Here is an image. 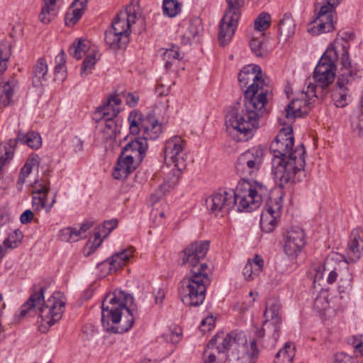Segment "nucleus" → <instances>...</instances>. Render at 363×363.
Listing matches in <instances>:
<instances>
[{
    "label": "nucleus",
    "mask_w": 363,
    "mask_h": 363,
    "mask_svg": "<svg viewBox=\"0 0 363 363\" xmlns=\"http://www.w3.org/2000/svg\"><path fill=\"white\" fill-rule=\"evenodd\" d=\"M258 65H249L240 70L238 81L245 91V104L230 108L225 116V126L229 134L238 142L247 141L258 127V120L267 113V96L272 92L270 85L261 77Z\"/></svg>",
    "instance_id": "obj_1"
},
{
    "label": "nucleus",
    "mask_w": 363,
    "mask_h": 363,
    "mask_svg": "<svg viewBox=\"0 0 363 363\" xmlns=\"http://www.w3.org/2000/svg\"><path fill=\"white\" fill-rule=\"evenodd\" d=\"M293 128L291 126L281 128L270 145L273 153L272 173L275 184L280 188L301 181L305 176L306 149L303 143L295 149Z\"/></svg>",
    "instance_id": "obj_2"
},
{
    "label": "nucleus",
    "mask_w": 363,
    "mask_h": 363,
    "mask_svg": "<svg viewBox=\"0 0 363 363\" xmlns=\"http://www.w3.org/2000/svg\"><path fill=\"white\" fill-rule=\"evenodd\" d=\"M208 241H196L179 253L182 265L190 268L189 274L181 281L179 294L182 302L189 306H198L206 298L207 286L211 284V269L201 262L208 250Z\"/></svg>",
    "instance_id": "obj_3"
},
{
    "label": "nucleus",
    "mask_w": 363,
    "mask_h": 363,
    "mask_svg": "<svg viewBox=\"0 0 363 363\" xmlns=\"http://www.w3.org/2000/svg\"><path fill=\"white\" fill-rule=\"evenodd\" d=\"M269 189L262 182H239L236 191L219 189L206 200L208 210L216 216L223 217L235 206L240 212L257 209L268 196Z\"/></svg>",
    "instance_id": "obj_4"
},
{
    "label": "nucleus",
    "mask_w": 363,
    "mask_h": 363,
    "mask_svg": "<svg viewBox=\"0 0 363 363\" xmlns=\"http://www.w3.org/2000/svg\"><path fill=\"white\" fill-rule=\"evenodd\" d=\"M133 297L123 291L108 294L101 304V323L110 333L122 334L133 325L137 311L132 308Z\"/></svg>",
    "instance_id": "obj_5"
},
{
    "label": "nucleus",
    "mask_w": 363,
    "mask_h": 363,
    "mask_svg": "<svg viewBox=\"0 0 363 363\" xmlns=\"http://www.w3.org/2000/svg\"><path fill=\"white\" fill-rule=\"evenodd\" d=\"M44 287L33 286V293L21 306L18 315L20 320L29 313L39 312L40 320L38 321L43 333L62 318L65 306V301L61 299L60 292H55L47 301L44 300Z\"/></svg>",
    "instance_id": "obj_6"
},
{
    "label": "nucleus",
    "mask_w": 363,
    "mask_h": 363,
    "mask_svg": "<svg viewBox=\"0 0 363 363\" xmlns=\"http://www.w3.org/2000/svg\"><path fill=\"white\" fill-rule=\"evenodd\" d=\"M136 19L137 14L131 6L118 12L111 27L105 31L106 45L113 50L124 48L129 42L131 25L135 23Z\"/></svg>",
    "instance_id": "obj_7"
},
{
    "label": "nucleus",
    "mask_w": 363,
    "mask_h": 363,
    "mask_svg": "<svg viewBox=\"0 0 363 363\" xmlns=\"http://www.w3.org/2000/svg\"><path fill=\"white\" fill-rule=\"evenodd\" d=\"M264 318L262 328H257L256 330L264 331V340L262 346L272 349L275 347L279 338L282 323L281 306L278 299L269 298L266 301Z\"/></svg>",
    "instance_id": "obj_8"
},
{
    "label": "nucleus",
    "mask_w": 363,
    "mask_h": 363,
    "mask_svg": "<svg viewBox=\"0 0 363 363\" xmlns=\"http://www.w3.org/2000/svg\"><path fill=\"white\" fill-rule=\"evenodd\" d=\"M264 149L261 146H255L242 153L235 164V170L242 179V182L254 181L247 180L248 177H255L260 170L264 157ZM255 182H256L255 180Z\"/></svg>",
    "instance_id": "obj_9"
},
{
    "label": "nucleus",
    "mask_w": 363,
    "mask_h": 363,
    "mask_svg": "<svg viewBox=\"0 0 363 363\" xmlns=\"http://www.w3.org/2000/svg\"><path fill=\"white\" fill-rule=\"evenodd\" d=\"M327 55H323L319 60L313 72L315 84H309L308 89H311V93L315 98L323 97L328 93V87L335 77L336 65L330 62Z\"/></svg>",
    "instance_id": "obj_10"
},
{
    "label": "nucleus",
    "mask_w": 363,
    "mask_h": 363,
    "mask_svg": "<svg viewBox=\"0 0 363 363\" xmlns=\"http://www.w3.org/2000/svg\"><path fill=\"white\" fill-rule=\"evenodd\" d=\"M228 7L219 26L218 41L222 46L228 44L238 28L243 0H226Z\"/></svg>",
    "instance_id": "obj_11"
},
{
    "label": "nucleus",
    "mask_w": 363,
    "mask_h": 363,
    "mask_svg": "<svg viewBox=\"0 0 363 363\" xmlns=\"http://www.w3.org/2000/svg\"><path fill=\"white\" fill-rule=\"evenodd\" d=\"M328 264L329 260L327 259L322 267H318V269L316 271L315 279L323 277V274L321 272V268L323 267L325 272L329 271L326 279L328 284H333L337 280V278H339L338 291L340 294H345L348 296L353 286V275L352 272L347 267L344 269L335 267L333 269L330 270L328 268Z\"/></svg>",
    "instance_id": "obj_12"
},
{
    "label": "nucleus",
    "mask_w": 363,
    "mask_h": 363,
    "mask_svg": "<svg viewBox=\"0 0 363 363\" xmlns=\"http://www.w3.org/2000/svg\"><path fill=\"white\" fill-rule=\"evenodd\" d=\"M247 344V338L243 333L235 331L228 333H224L216 334L207 345L208 349L216 348L218 352H225L232 349L238 350L239 348L245 352V345Z\"/></svg>",
    "instance_id": "obj_13"
},
{
    "label": "nucleus",
    "mask_w": 363,
    "mask_h": 363,
    "mask_svg": "<svg viewBox=\"0 0 363 363\" xmlns=\"http://www.w3.org/2000/svg\"><path fill=\"white\" fill-rule=\"evenodd\" d=\"M326 1L327 4L320 7L315 19L312 22L313 25L308 29V31L313 35L330 32L335 28L334 16L333 14V7L339 4L341 0Z\"/></svg>",
    "instance_id": "obj_14"
},
{
    "label": "nucleus",
    "mask_w": 363,
    "mask_h": 363,
    "mask_svg": "<svg viewBox=\"0 0 363 363\" xmlns=\"http://www.w3.org/2000/svg\"><path fill=\"white\" fill-rule=\"evenodd\" d=\"M282 201V196L267 200L260 218V227L263 232L269 233L275 229L281 215Z\"/></svg>",
    "instance_id": "obj_15"
},
{
    "label": "nucleus",
    "mask_w": 363,
    "mask_h": 363,
    "mask_svg": "<svg viewBox=\"0 0 363 363\" xmlns=\"http://www.w3.org/2000/svg\"><path fill=\"white\" fill-rule=\"evenodd\" d=\"M353 38V34L350 33L347 40L345 37L337 38L333 43L328 48L323 55H327L328 59H330V62L335 64L337 66V62H340L342 69H347L349 72V68L351 67V62L349 57V48L350 47L349 39Z\"/></svg>",
    "instance_id": "obj_16"
},
{
    "label": "nucleus",
    "mask_w": 363,
    "mask_h": 363,
    "mask_svg": "<svg viewBox=\"0 0 363 363\" xmlns=\"http://www.w3.org/2000/svg\"><path fill=\"white\" fill-rule=\"evenodd\" d=\"M185 141L179 136H173L166 141L164 160L169 164H173L181 170L185 167L184 146Z\"/></svg>",
    "instance_id": "obj_17"
},
{
    "label": "nucleus",
    "mask_w": 363,
    "mask_h": 363,
    "mask_svg": "<svg viewBox=\"0 0 363 363\" xmlns=\"http://www.w3.org/2000/svg\"><path fill=\"white\" fill-rule=\"evenodd\" d=\"M264 340V333L263 330H255L253 339L250 341V345H245V352L239 348L237 352L232 351L231 359L237 361V363H255L259 354V350L258 344L262 347V342Z\"/></svg>",
    "instance_id": "obj_18"
},
{
    "label": "nucleus",
    "mask_w": 363,
    "mask_h": 363,
    "mask_svg": "<svg viewBox=\"0 0 363 363\" xmlns=\"http://www.w3.org/2000/svg\"><path fill=\"white\" fill-rule=\"evenodd\" d=\"M306 244L305 233L297 226L289 228L284 236V250L291 259L296 258Z\"/></svg>",
    "instance_id": "obj_19"
},
{
    "label": "nucleus",
    "mask_w": 363,
    "mask_h": 363,
    "mask_svg": "<svg viewBox=\"0 0 363 363\" xmlns=\"http://www.w3.org/2000/svg\"><path fill=\"white\" fill-rule=\"evenodd\" d=\"M311 97H314L311 93V89L303 91L300 96L292 100L285 108V117L287 119H294L308 114Z\"/></svg>",
    "instance_id": "obj_20"
},
{
    "label": "nucleus",
    "mask_w": 363,
    "mask_h": 363,
    "mask_svg": "<svg viewBox=\"0 0 363 363\" xmlns=\"http://www.w3.org/2000/svg\"><path fill=\"white\" fill-rule=\"evenodd\" d=\"M363 251V230L354 228L350 235L345 262H355L360 259Z\"/></svg>",
    "instance_id": "obj_21"
},
{
    "label": "nucleus",
    "mask_w": 363,
    "mask_h": 363,
    "mask_svg": "<svg viewBox=\"0 0 363 363\" xmlns=\"http://www.w3.org/2000/svg\"><path fill=\"white\" fill-rule=\"evenodd\" d=\"M121 103V99L117 96L111 95L102 106L96 108L93 114V119L99 123L104 118H116L120 112L118 106Z\"/></svg>",
    "instance_id": "obj_22"
},
{
    "label": "nucleus",
    "mask_w": 363,
    "mask_h": 363,
    "mask_svg": "<svg viewBox=\"0 0 363 363\" xmlns=\"http://www.w3.org/2000/svg\"><path fill=\"white\" fill-rule=\"evenodd\" d=\"M148 148L145 138H137L128 142L122 149L127 159H135L136 162H142Z\"/></svg>",
    "instance_id": "obj_23"
},
{
    "label": "nucleus",
    "mask_w": 363,
    "mask_h": 363,
    "mask_svg": "<svg viewBox=\"0 0 363 363\" xmlns=\"http://www.w3.org/2000/svg\"><path fill=\"white\" fill-rule=\"evenodd\" d=\"M135 159H127L123 152L119 155L116 164L114 167L113 176L116 179L126 178L140 164Z\"/></svg>",
    "instance_id": "obj_24"
},
{
    "label": "nucleus",
    "mask_w": 363,
    "mask_h": 363,
    "mask_svg": "<svg viewBox=\"0 0 363 363\" xmlns=\"http://www.w3.org/2000/svg\"><path fill=\"white\" fill-rule=\"evenodd\" d=\"M132 247L125 249L119 252H116L110 258L98 264V267H108L109 272H116L118 268L124 265L133 255Z\"/></svg>",
    "instance_id": "obj_25"
},
{
    "label": "nucleus",
    "mask_w": 363,
    "mask_h": 363,
    "mask_svg": "<svg viewBox=\"0 0 363 363\" xmlns=\"http://www.w3.org/2000/svg\"><path fill=\"white\" fill-rule=\"evenodd\" d=\"M142 130L143 131V138H145L146 141L147 140H155L162 133V124L159 123L158 120L155 119L152 114L149 113L143 122Z\"/></svg>",
    "instance_id": "obj_26"
},
{
    "label": "nucleus",
    "mask_w": 363,
    "mask_h": 363,
    "mask_svg": "<svg viewBox=\"0 0 363 363\" xmlns=\"http://www.w3.org/2000/svg\"><path fill=\"white\" fill-rule=\"evenodd\" d=\"M18 142L26 144L32 149L38 150L42 145V139L40 134L35 131H29L26 134L19 133L16 139L9 140L8 145L9 149L13 150Z\"/></svg>",
    "instance_id": "obj_27"
},
{
    "label": "nucleus",
    "mask_w": 363,
    "mask_h": 363,
    "mask_svg": "<svg viewBox=\"0 0 363 363\" xmlns=\"http://www.w3.org/2000/svg\"><path fill=\"white\" fill-rule=\"evenodd\" d=\"M40 164V157L38 155H31L23 167L21 168L18 180L16 182V187L19 191H21L23 184L26 182V178L30 175L32 169L35 167H38Z\"/></svg>",
    "instance_id": "obj_28"
},
{
    "label": "nucleus",
    "mask_w": 363,
    "mask_h": 363,
    "mask_svg": "<svg viewBox=\"0 0 363 363\" xmlns=\"http://www.w3.org/2000/svg\"><path fill=\"white\" fill-rule=\"evenodd\" d=\"M48 65L43 57L39 58L33 67L32 83L34 86H42L43 82L48 81Z\"/></svg>",
    "instance_id": "obj_29"
},
{
    "label": "nucleus",
    "mask_w": 363,
    "mask_h": 363,
    "mask_svg": "<svg viewBox=\"0 0 363 363\" xmlns=\"http://www.w3.org/2000/svg\"><path fill=\"white\" fill-rule=\"evenodd\" d=\"M23 238V233L16 229L10 233L2 245H0V260L4 257L7 252V250H13L18 247Z\"/></svg>",
    "instance_id": "obj_30"
},
{
    "label": "nucleus",
    "mask_w": 363,
    "mask_h": 363,
    "mask_svg": "<svg viewBox=\"0 0 363 363\" xmlns=\"http://www.w3.org/2000/svg\"><path fill=\"white\" fill-rule=\"evenodd\" d=\"M279 34L287 39L294 35L296 24L291 13H286L279 23Z\"/></svg>",
    "instance_id": "obj_31"
},
{
    "label": "nucleus",
    "mask_w": 363,
    "mask_h": 363,
    "mask_svg": "<svg viewBox=\"0 0 363 363\" xmlns=\"http://www.w3.org/2000/svg\"><path fill=\"white\" fill-rule=\"evenodd\" d=\"M202 30L201 20L199 18H192L189 20V26L182 38L184 44L191 43L192 39H194Z\"/></svg>",
    "instance_id": "obj_32"
},
{
    "label": "nucleus",
    "mask_w": 363,
    "mask_h": 363,
    "mask_svg": "<svg viewBox=\"0 0 363 363\" xmlns=\"http://www.w3.org/2000/svg\"><path fill=\"white\" fill-rule=\"evenodd\" d=\"M48 195V194H45V196H33L32 204L34 211H40L44 209L47 213L50 212L57 201V191L54 193L52 201L49 204H47Z\"/></svg>",
    "instance_id": "obj_33"
},
{
    "label": "nucleus",
    "mask_w": 363,
    "mask_h": 363,
    "mask_svg": "<svg viewBox=\"0 0 363 363\" xmlns=\"http://www.w3.org/2000/svg\"><path fill=\"white\" fill-rule=\"evenodd\" d=\"M115 118H104V128L102 130L103 140L108 141L114 140L120 132V126Z\"/></svg>",
    "instance_id": "obj_34"
},
{
    "label": "nucleus",
    "mask_w": 363,
    "mask_h": 363,
    "mask_svg": "<svg viewBox=\"0 0 363 363\" xmlns=\"http://www.w3.org/2000/svg\"><path fill=\"white\" fill-rule=\"evenodd\" d=\"M294 357V347L290 342H286L284 347L276 354L274 363H291Z\"/></svg>",
    "instance_id": "obj_35"
},
{
    "label": "nucleus",
    "mask_w": 363,
    "mask_h": 363,
    "mask_svg": "<svg viewBox=\"0 0 363 363\" xmlns=\"http://www.w3.org/2000/svg\"><path fill=\"white\" fill-rule=\"evenodd\" d=\"M89 42L86 40H79L74 42L69 49V53L77 60L81 59L87 52Z\"/></svg>",
    "instance_id": "obj_36"
},
{
    "label": "nucleus",
    "mask_w": 363,
    "mask_h": 363,
    "mask_svg": "<svg viewBox=\"0 0 363 363\" xmlns=\"http://www.w3.org/2000/svg\"><path fill=\"white\" fill-rule=\"evenodd\" d=\"M13 95V84L10 82L0 85V106L5 107L9 106Z\"/></svg>",
    "instance_id": "obj_37"
},
{
    "label": "nucleus",
    "mask_w": 363,
    "mask_h": 363,
    "mask_svg": "<svg viewBox=\"0 0 363 363\" xmlns=\"http://www.w3.org/2000/svg\"><path fill=\"white\" fill-rule=\"evenodd\" d=\"M348 90L335 88L332 93V99L337 107L343 108L347 105Z\"/></svg>",
    "instance_id": "obj_38"
},
{
    "label": "nucleus",
    "mask_w": 363,
    "mask_h": 363,
    "mask_svg": "<svg viewBox=\"0 0 363 363\" xmlns=\"http://www.w3.org/2000/svg\"><path fill=\"white\" fill-rule=\"evenodd\" d=\"M59 238L64 242H76L80 239V232L74 228H66L60 231Z\"/></svg>",
    "instance_id": "obj_39"
},
{
    "label": "nucleus",
    "mask_w": 363,
    "mask_h": 363,
    "mask_svg": "<svg viewBox=\"0 0 363 363\" xmlns=\"http://www.w3.org/2000/svg\"><path fill=\"white\" fill-rule=\"evenodd\" d=\"M163 12L169 17H174L181 11V4L177 0H164Z\"/></svg>",
    "instance_id": "obj_40"
},
{
    "label": "nucleus",
    "mask_w": 363,
    "mask_h": 363,
    "mask_svg": "<svg viewBox=\"0 0 363 363\" xmlns=\"http://www.w3.org/2000/svg\"><path fill=\"white\" fill-rule=\"evenodd\" d=\"M97 60L96 59L94 51L92 50L85 57L80 71L82 77H85L91 72V70L94 68Z\"/></svg>",
    "instance_id": "obj_41"
},
{
    "label": "nucleus",
    "mask_w": 363,
    "mask_h": 363,
    "mask_svg": "<svg viewBox=\"0 0 363 363\" xmlns=\"http://www.w3.org/2000/svg\"><path fill=\"white\" fill-rule=\"evenodd\" d=\"M182 58V54L179 50V48L176 45H172L163 53V59L165 60L166 68H169V67L171 66L173 60H181Z\"/></svg>",
    "instance_id": "obj_42"
},
{
    "label": "nucleus",
    "mask_w": 363,
    "mask_h": 363,
    "mask_svg": "<svg viewBox=\"0 0 363 363\" xmlns=\"http://www.w3.org/2000/svg\"><path fill=\"white\" fill-rule=\"evenodd\" d=\"M11 56L9 46L4 43H0V74H2L7 68V62Z\"/></svg>",
    "instance_id": "obj_43"
},
{
    "label": "nucleus",
    "mask_w": 363,
    "mask_h": 363,
    "mask_svg": "<svg viewBox=\"0 0 363 363\" xmlns=\"http://www.w3.org/2000/svg\"><path fill=\"white\" fill-rule=\"evenodd\" d=\"M33 190L32 191V194H39V196H45V194H48L50 190L49 180L44 179L35 180V184L33 185Z\"/></svg>",
    "instance_id": "obj_44"
},
{
    "label": "nucleus",
    "mask_w": 363,
    "mask_h": 363,
    "mask_svg": "<svg viewBox=\"0 0 363 363\" xmlns=\"http://www.w3.org/2000/svg\"><path fill=\"white\" fill-rule=\"evenodd\" d=\"M141 120V114L137 112L131 111L128 116L129 129L133 135H137L140 131V121Z\"/></svg>",
    "instance_id": "obj_45"
},
{
    "label": "nucleus",
    "mask_w": 363,
    "mask_h": 363,
    "mask_svg": "<svg viewBox=\"0 0 363 363\" xmlns=\"http://www.w3.org/2000/svg\"><path fill=\"white\" fill-rule=\"evenodd\" d=\"M169 328V329L163 334V339L167 342L173 344L177 343L179 342L181 335H182V330L179 327L174 326L173 328Z\"/></svg>",
    "instance_id": "obj_46"
},
{
    "label": "nucleus",
    "mask_w": 363,
    "mask_h": 363,
    "mask_svg": "<svg viewBox=\"0 0 363 363\" xmlns=\"http://www.w3.org/2000/svg\"><path fill=\"white\" fill-rule=\"evenodd\" d=\"M270 15L267 13H261L255 21V28L259 31L265 30L270 26Z\"/></svg>",
    "instance_id": "obj_47"
},
{
    "label": "nucleus",
    "mask_w": 363,
    "mask_h": 363,
    "mask_svg": "<svg viewBox=\"0 0 363 363\" xmlns=\"http://www.w3.org/2000/svg\"><path fill=\"white\" fill-rule=\"evenodd\" d=\"M84 9L77 7L74 9L72 13H67L65 17V23L67 26L74 25L82 17Z\"/></svg>",
    "instance_id": "obj_48"
},
{
    "label": "nucleus",
    "mask_w": 363,
    "mask_h": 363,
    "mask_svg": "<svg viewBox=\"0 0 363 363\" xmlns=\"http://www.w3.org/2000/svg\"><path fill=\"white\" fill-rule=\"evenodd\" d=\"M351 125L355 133L363 135V112L352 118Z\"/></svg>",
    "instance_id": "obj_49"
},
{
    "label": "nucleus",
    "mask_w": 363,
    "mask_h": 363,
    "mask_svg": "<svg viewBox=\"0 0 363 363\" xmlns=\"http://www.w3.org/2000/svg\"><path fill=\"white\" fill-rule=\"evenodd\" d=\"M345 72L340 74L335 84V88L337 89H346L345 85L349 82V78L352 75L350 67L349 68V72L347 69H344Z\"/></svg>",
    "instance_id": "obj_50"
},
{
    "label": "nucleus",
    "mask_w": 363,
    "mask_h": 363,
    "mask_svg": "<svg viewBox=\"0 0 363 363\" xmlns=\"http://www.w3.org/2000/svg\"><path fill=\"white\" fill-rule=\"evenodd\" d=\"M242 274L247 281H250L255 279V277L259 274V272H255V267L250 262H247Z\"/></svg>",
    "instance_id": "obj_51"
},
{
    "label": "nucleus",
    "mask_w": 363,
    "mask_h": 363,
    "mask_svg": "<svg viewBox=\"0 0 363 363\" xmlns=\"http://www.w3.org/2000/svg\"><path fill=\"white\" fill-rule=\"evenodd\" d=\"M334 363H357V360L345 352H340L335 354Z\"/></svg>",
    "instance_id": "obj_52"
},
{
    "label": "nucleus",
    "mask_w": 363,
    "mask_h": 363,
    "mask_svg": "<svg viewBox=\"0 0 363 363\" xmlns=\"http://www.w3.org/2000/svg\"><path fill=\"white\" fill-rule=\"evenodd\" d=\"M215 320L212 315L208 316L206 318L203 319L200 325L199 328L203 333L206 331H209L214 327Z\"/></svg>",
    "instance_id": "obj_53"
},
{
    "label": "nucleus",
    "mask_w": 363,
    "mask_h": 363,
    "mask_svg": "<svg viewBox=\"0 0 363 363\" xmlns=\"http://www.w3.org/2000/svg\"><path fill=\"white\" fill-rule=\"evenodd\" d=\"M65 57L66 55L63 50H61L60 53L56 56L55 61L57 62V65L55 67V71L56 72H59L65 68V65L66 62Z\"/></svg>",
    "instance_id": "obj_54"
},
{
    "label": "nucleus",
    "mask_w": 363,
    "mask_h": 363,
    "mask_svg": "<svg viewBox=\"0 0 363 363\" xmlns=\"http://www.w3.org/2000/svg\"><path fill=\"white\" fill-rule=\"evenodd\" d=\"M247 262H250L255 267V272H259V273L262 271L264 266V259L259 255H255L252 259H248Z\"/></svg>",
    "instance_id": "obj_55"
},
{
    "label": "nucleus",
    "mask_w": 363,
    "mask_h": 363,
    "mask_svg": "<svg viewBox=\"0 0 363 363\" xmlns=\"http://www.w3.org/2000/svg\"><path fill=\"white\" fill-rule=\"evenodd\" d=\"M250 46L251 48L252 51L257 56H262V53L261 51L262 43V42L257 38H252L250 42Z\"/></svg>",
    "instance_id": "obj_56"
},
{
    "label": "nucleus",
    "mask_w": 363,
    "mask_h": 363,
    "mask_svg": "<svg viewBox=\"0 0 363 363\" xmlns=\"http://www.w3.org/2000/svg\"><path fill=\"white\" fill-rule=\"evenodd\" d=\"M118 224L117 219H111L108 220H106L103 223V228L104 229V233L106 235L109 234L116 226Z\"/></svg>",
    "instance_id": "obj_57"
},
{
    "label": "nucleus",
    "mask_w": 363,
    "mask_h": 363,
    "mask_svg": "<svg viewBox=\"0 0 363 363\" xmlns=\"http://www.w3.org/2000/svg\"><path fill=\"white\" fill-rule=\"evenodd\" d=\"M314 306L319 311L325 310L328 306V303L325 297L318 296L314 301Z\"/></svg>",
    "instance_id": "obj_58"
},
{
    "label": "nucleus",
    "mask_w": 363,
    "mask_h": 363,
    "mask_svg": "<svg viewBox=\"0 0 363 363\" xmlns=\"http://www.w3.org/2000/svg\"><path fill=\"white\" fill-rule=\"evenodd\" d=\"M33 216L34 215L32 211L26 210L21 215V222L23 224H27L32 220V219L33 218Z\"/></svg>",
    "instance_id": "obj_59"
},
{
    "label": "nucleus",
    "mask_w": 363,
    "mask_h": 363,
    "mask_svg": "<svg viewBox=\"0 0 363 363\" xmlns=\"http://www.w3.org/2000/svg\"><path fill=\"white\" fill-rule=\"evenodd\" d=\"M139 100V96L136 94L128 93L126 97V104L130 107H134L137 105Z\"/></svg>",
    "instance_id": "obj_60"
},
{
    "label": "nucleus",
    "mask_w": 363,
    "mask_h": 363,
    "mask_svg": "<svg viewBox=\"0 0 363 363\" xmlns=\"http://www.w3.org/2000/svg\"><path fill=\"white\" fill-rule=\"evenodd\" d=\"M101 241H99L97 244H91V245H86L84 250V254L85 256L88 257L97 249V247L100 245Z\"/></svg>",
    "instance_id": "obj_61"
},
{
    "label": "nucleus",
    "mask_w": 363,
    "mask_h": 363,
    "mask_svg": "<svg viewBox=\"0 0 363 363\" xmlns=\"http://www.w3.org/2000/svg\"><path fill=\"white\" fill-rule=\"evenodd\" d=\"M208 350L209 349L207 348L204 352V363H216V357L215 354L208 352Z\"/></svg>",
    "instance_id": "obj_62"
},
{
    "label": "nucleus",
    "mask_w": 363,
    "mask_h": 363,
    "mask_svg": "<svg viewBox=\"0 0 363 363\" xmlns=\"http://www.w3.org/2000/svg\"><path fill=\"white\" fill-rule=\"evenodd\" d=\"M73 144L74 151L76 152H82L83 150V144L84 142L78 137H75L73 139Z\"/></svg>",
    "instance_id": "obj_63"
},
{
    "label": "nucleus",
    "mask_w": 363,
    "mask_h": 363,
    "mask_svg": "<svg viewBox=\"0 0 363 363\" xmlns=\"http://www.w3.org/2000/svg\"><path fill=\"white\" fill-rule=\"evenodd\" d=\"M10 220V215L5 211L0 210V227L6 224Z\"/></svg>",
    "instance_id": "obj_64"
}]
</instances>
